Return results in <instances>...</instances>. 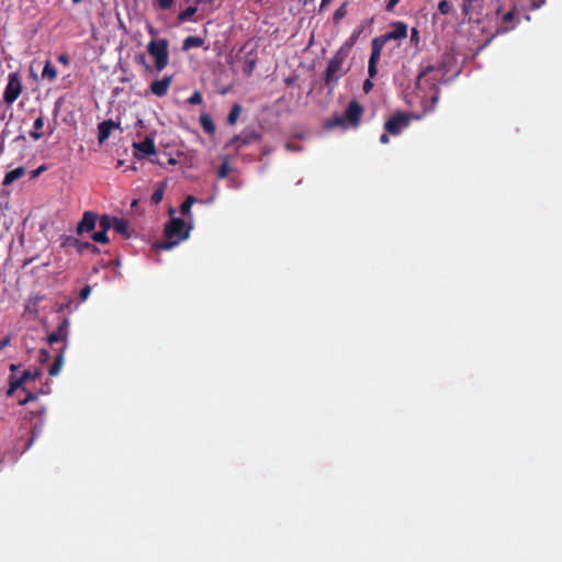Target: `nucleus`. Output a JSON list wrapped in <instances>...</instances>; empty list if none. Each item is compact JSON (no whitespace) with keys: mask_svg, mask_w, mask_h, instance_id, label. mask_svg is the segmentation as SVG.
<instances>
[{"mask_svg":"<svg viewBox=\"0 0 562 562\" xmlns=\"http://www.w3.org/2000/svg\"><path fill=\"white\" fill-rule=\"evenodd\" d=\"M25 173V169L23 167H18L11 171H9L5 176H4V179H3V184L4 186H9L11 184L12 182H14L15 180L20 179L21 177H23Z\"/></svg>","mask_w":562,"mask_h":562,"instance_id":"412c9836","label":"nucleus"},{"mask_svg":"<svg viewBox=\"0 0 562 562\" xmlns=\"http://www.w3.org/2000/svg\"><path fill=\"white\" fill-rule=\"evenodd\" d=\"M392 30L381 36H376L371 42V55L368 64V75L374 78L378 69L376 65L380 60L384 45L390 41L403 40L407 36L408 26L403 21H396L391 24Z\"/></svg>","mask_w":562,"mask_h":562,"instance_id":"f03ea898","label":"nucleus"},{"mask_svg":"<svg viewBox=\"0 0 562 562\" xmlns=\"http://www.w3.org/2000/svg\"><path fill=\"white\" fill-rule=\"evenodd\" d=\"M414 116L409 113L396 112L384 123V130L392 136H397L407 128Z\"/></svg>","mask_w":562,"mask_h":562,"instance_id":"0eeeda50","label":"nucleus"},{"mask_svg":"<svg viewBox=\"0 0 562 562\" xmlns=\"http://www.w3.org/2000/svg\"><path fill=\"white\" fill-rule=\"evenodd\" d=\"M240 111H241V108L239 104H234L232 106L231 112L227 115V123L229 125H234L237 122Z\"/></svg>","mask_w":562,"mask_h":562,"instance_id":"c85d7f7f","label":"nucleus"},{"mask_svg":"<svg viewBox=\"0 0 562 562\" xmlns=\"http://www.w3.org/2000/svg\"><path fill=\"white\" fill-rule=\"evenodd\" d=\"M398 2H400V0H387L386 5H385V10L389 11V12L393 11Z\"/></svg>","mask_w":562,"mask_h":562,"instance_id":"c03bdc74","label":"nucleus"},{"mask_svg":"<svg viewBox=\"0 0 562 562\" xmlns=\"http://www.w3.org/2000/svg\"><path fill=\"white\" fill-rule=\"evenodd\" d=\"M65 349L66 348L63 347L60 349V351L56 355L53 364L48 369L49 375L55 376V375H57L60 372V370H61V368L64 366V352H65Z\"/></svg>","mask_w":562,"mask_h":562,"instance_id":"aec40b11","label":"nucleus"},{"mask_svg":"<svg viewBox=\"0 0 562 562\" xmlns=\"http://www.w3.org/2000/svg\"><path fill=\"white\" fill-rule=\"evenodd\" d=\"M59 239L60 247L65 251H68L70 248H75L79 255L83 254L86 250L94 255L100 252V249L95 245L91 244L90 241H82L71 235H61Z\"/></svg>","mask_w":562,"mask_h":562,"instance_id":"6e6552de","label":"nucleus"},{"mask_svg":"<svg viewBox=\"0 0 562 562\" xmlns=\"http://www.w3.org/2000/svg\"><path fill=\"white\" fill-rule=\"evenodd\" d=\"M157 2L161 10H167L172 5L173 0H157Z\"/></svg>","mask_w":562,"mask_h":562,"instance_id":"a19ab883","label":"nucleus"},{"mask_svg":"<svg viewBox=\"0 0 562 562\" xmlns=\"http://www.w3.org/2000/svg\"><path fill=\"white\" fill-rule=\"evenodd\" d=\"M514 19H515L514 10L506 12L502 18L503 25L501 26L499 31L505 33V32L513 30L514 25H509V24L514 21Z\"/></svg>","mask_w":562,"mask_h":562,"instance_id":"b1692460","label":"nucleus"},{"mask_svg":"<svg viewBox=\"0 0 562 562\" xmlns=\"http://www.w3.org/2000/svg\"><path fill=\"white\" fill-rule=\"evenodd\" d=\"M361 33H362V27L356 29L352 32V34L350 35V37L342 43V45L338 48V50H340L347 55H350V52H351L353 45L357 43V40Z\"/></svg>","mask_w":562,"mask_h":562,"instance_id":"f3484780","label":"nucleus"},{"mask_svg":"<svg viewBox=\"0 0 562 562\" xmlns=\"http://www.w3.org/2000/svg\"><path fill=\"white\" fill-rule=\"evenodd\" d=\"M69 326H70L69 319L67 317H64L60 321V323L58 324L57 329L54 330L60 337V339L63 340L65 348L67 347Z\"/></svg>","mask_w":562,"mask_h":562,"instance_id":"6ab92c4d","label":"nucleus"},{"mask_svg":"<svg viewBox=\"0 0 562 562\" xmlns=\"http://www.w3.org/2000/svg\"><path fill=\"white\" fill-rule=\"evenodd\" d=\"M243 63H244V72L247 76H250L254 72L256 65H257V53H256L255 48L245 53V55L243 57Z\"/></svg>","mask_w":562,"mask_h":562,"instance_id":"dca6fc26","label":"nucleus"},{"mask_svg":"<svg viewBox=\"0 0 562 562\" xmlns=\"http://www.w3.org/2000/svg\"><path fill=\"white\" fill-rule=\"evenodd\" d=\"M438 10L442 15H447L452 11V5L447 0H440L438 3Z\"/></svg>","mask_w":562,"mask_h":562,"instance_id":"72a5a7b5","label":"nucleus"},{"mask_svg":"<svg viewBox=\"0 0 562 562\" xmlns=\"http://www.w3.org/2000/svg\"><path fill=\"white\" fill-rule=\"evenodd\" d=\"M113 229L126 239L131 237L130 224L124 218L116 217L113 224Z\"/></svg>","mask_w":562,"mask_h":562,"instance_id":"a211bd4d","label":"nucleus"},{"mask_svg":"<svg viewBox=\"0 0 562 562\" xmlns=\"http://www.w3.org/2000/svg\"><path fill=\"white\" fill-rule=\"evenodd\" d=\"M202 94L200 93V91H194L191 97L188 99V103L189 104H201L202 103Z\"/></svg>","mask_w":562,"mask_h":562,"instance_id":"c9c22d12","label":"nucleus"},{"mask_svg":"<svg viewBox=\"0 0 562 562\" xmlns=\"http://www.w3.org/2000/svg\"><path fill=\"white\" fill-rule=\"evenodd\" d=\"M71 303H72V302H71V300H69L66 306H67V307H68V306H70V305H71Z\"/></svg>","mask_w":562,"mask_h":562,"instance_id":"bf43d9fd","label":"nucleus"},{"mask_svg":"<svg viewBox=\"0 0 562 562\" xmlns=\"http://www.w3.org/2000/svg\"><path fill=\"white\" fill-rule=\"evenodd\" d=\"M113 263H114L115 266H120V261H119V260L113 261Z\"/></svg>","mask_w":562,"mask_h":562,"instance_id":"4d7b16f0","label":"nucleus"},{"mask_svg":"<svg viewBox=\"0 0 562 562\" xmlns=\"http://www.w3.org/2000/svg\"><path fill=\"white\" fill-rule=\"evenodd\" d=\"M74 3H79L81 2L82 0H71Z\"/></svg>","mask_w":562,"mask_h":562,"instance_id":"13d9d810","label":"nucleus"},{"mask_svg":"<svg viewBox=\"0 0 562 562\" xmlns=\"http://www.w3.org/2000/svg\"><path fill=\"white\" fill-rule=\"evenodd\" d=\"M91 238L93 241L98 244H108L109 243V236L106 232L99 231L91 235Z\"/></svg>","mask_w":562,"mask_h":562,"instance_id":"473e14b6","label":"nucleus"},{"mask_svg":"<svg viewBox=\"0 0 562 562\" xmlns=\"http://www.w3.org/2000/svg\"><path fill=\"white\" fill-rule=\"evenodd\" d=\"M172 82V76H165L160 80H155L150 85V91L157 97H164L168 93Z\"/></svg>","mask_w":562,"mask_h":562,"instance_id":"4468645a","label":"nucleus"},{"mask_svg":"<svg viewBox=\"0 0 562 562\" xmlns=\"http://www.w3.org/2000/svg\"><path fill=\"white\" fill-rule=\"evenodd\" d=\"M44 126V117L43 116H38L35 121H34V124H33V127H34V131H32L30 133V136L34 139V140H38L43 137V133L40 132Z\"/></svg>","mask_w":562,"mask_h":562,"instance_id":"393cba45","label":"nucleus"},{"mask_svg":"<svg viewBox=\"0 0 562 562\" xmlns=\"http://www.w3.org/2000/svg\"><path fill=\"white\" fill-rule=\"evenodd\" d=\"M200 124L205 133L210 135L215 133V124L209 114H202L200 116Z\"/></svg>","mask_w":562,"mask_h":562,"instance_id":"5701e85b","label":"nucleus"},{"mask_svg":"<svg viewBox=\"0 0 562 562\" xmlns=\"http://www.w3.org/2000/svg\"><path fill=\"white\" fill-rule=\"evenodd\" d=\"M347 14V2H344L333 14V21L339 23Z\"/></svg>","mask_w":562,"mask_h":562,"instance_id":"2f4dec72","label":"nucleus"},{"mask_svg":"<svg viewBox=\"0 0 562 562\" xmlns=\"http://www.w3.org/2000/svg\"><path fill=\"white\" fill-rule=\"evenodd\" d=\"M229 172V164L227 160H224L217 170V177L220 179H224L228 176Z\"/></svg>","mask_w":562,"mask_h":562,"instance_id":"f704fd0d","label":"nucleus"},{"mask_svg":"<svg viewBox=\"0 0 562 562\" xmlns=\"http://www.w3.org/2000/svg\"><path fill=\"white\" fill-rule=\"evenodd\" d=\"M133 147L136 149L135 157L138 159L156 154L155 140L150 136L145 137V139L139 143H133Z\"/></svg>","mask_w":562,"mask_h":562,"instance_id":"ddd939ff","label":"nucleus"},{"mask_svg":"<svg viewBox=\"0 0 562 562\" xmlns=\"http://www.w3.org/2000/svg\"><path fill=\"white\" fill-rule=\"evenodd\" d=\"M56 77H57L56 68L50 64V61H47L43 68L42 78L53 81L56 79Z\"/></svg>","mask_w":562,"mask_h":562,"instance_id":"bb28decb","label":"nucleus"},{"mask_svg":"<svg viewBox=\"0 0 562 562\" xmlns=\"http://www.w3.org/2000/svg\"><path fill=\"white\" fill-rule=\"evenodd\" d=\"M260 139V134L255 130L244 131L241 134L236 135L231 144L235 145V148L238 150L244 146H249L257 143Z\"/></svg>","mask_w":562,"mask_h":562,"instance_id":"f8f14e48","label":"nucleus"},{"mask_svg":"<svg viewBox=\"0 0 562 562\" xmlns=\"http://www.w3.org/2000/svg\"><path fill=\"white\" fill-rule=\"evenodd\" d=\"M446 75L445 65H426L417 76L416 89L425 112L432 111L440 98L439 83Z\"/></svg>","mask_w":562,"mask_h":562,"instance_id":"f257e3e1","label":"nucleus"},{"mask_svg":"<svg viewBox=\"0 0 562 562\" xmlns=\"http://www.w3.org/2000/svg\"><path fill=\"white\" fill-rule=\"evenodd\" d=\"M11 344V336H7L3 339H0V351L8 347Z\"/></svg>","mask_w":562,"mask_h":562,"instance_id":"49530a36","label":"nucleus"},{"mask_svg":"<svg viewBox=\"0 0 562 562\" xmlns=\"http://www.w3.org/2000/svg\"><path fill=\"white\" fill-rule=\"evenodd\" d=\"M333 0H322L321 2V9L325 8L326 5H328Z\"/></svg>","mask_w":562,"mask_h":562,"instance_id":"603ef678","label":"nucleus"},{"mask_svg":"<svg viewBox=\"0 0 562 562\" xmlns=\"http://www.w3.org/2000/svg\"><path fill=\"white\" fill-rule=\"evenodd\" d=\"M49 358H50L49 352L47 350H45V349H41V351H40V361L41 362H46Z\"/></svg>","mask_w":562,"mask_h":562,"instance_id":"a18cd8bd","label":"nucleus"},{"mask_svg":"<svg viewBox=\"0 0 562 562\" xmlns=\"http://www.w3.org/2000/svg\"><path fill=\"white\" fill-rule=\"evenodd\" d=\"M196 11H198L196 7H194V5L188 7L186 10L181 11L178 14V21L182 23V22L190 20L196 13Z\"/></svg>","mask_w":562,"mask_h":562,"instance_id":"cd10ccee","label":"nucleus"},{"mask_svg":"<svg viewBox=\"0 0 562 562\" xmlns=\"http://www.w3.org/2000/svg\"><path fill=\"white\" fill-rule=\"evenodd\" d=\"M390 142L389 133L385 132L380 136V143L381 144H387Z\"/></svg>","mask_w":562,"mask_h":562,"instance_id":"09e8293b","label":"nucleus"},{"mask_svg":"<svg viewBox=\"0 0 562 562\" xmlns=\"http://www.w3.org/2000/svg\"><path fill=\"white\" fill-rule=\"evenodd\" d=\"M91 293V288L89 285H86L83 286L81 290H80V293H79V296L82 301L87 300L88 296L90 295Z\"/></svg>","mask_w":562,"mask_h":562,"instance_id":"58836bf2","label":"nucleus"},{"mask_svg":"<svg viewBox=\"0 0 562 562\" xmlns=\"http://www.w3.org/2000/svg\"><path fill=\"white\" fill-rule=\"evenodd\" d=\"M64 310V305H60L57 310V312H61Z\"/></svg>","mask_w":562,"mask_h":562,"instance_id":"6e6d98bb","label":"nucleus"},{"mask_svg":"<svg viewBox=\"0 0 562 562\" xmlns=\"http://www.w3.org/2000/svg\"><path fill=\"white\" fill-rule=\"evenodd\" d=\"M544 2H546V0L532 1V2H531V9L537 10V9H539V8H540Z\"/></svg>","mask_w":562,"mask_h":562,"instance_id":"8fccbe9b","label":"nucleus"},{"mask_svg":"<svg viewBox=\"0 0 562 562\" xmlns=\"http://www.w3.org/2000/svg\"><path fill=\"white\" fill-rule=\"evenodd\" d=\"M47 341L49 345H53V344H56V342H59V341H63L60 339V337L55 333V331H52L48 337H47Z\"/></svg>","mask_w":562,"mask_h":562,"instance_id":"ea45409f","label":"nucleus"},{"mask_svg":"<svg viewBox=\"0 0 562 562\" xmlns=\"http://www.w3.org/2000/svg\"><path fill=\"white\" fill-rule=\"evenodd\" d=\"M204 45V40L198 36H188L182 43V49L189 50L191 48L201 47Z\"/></svg>","mask_w":562,"mask_h":562,"instance_id":"4be33fe9","label":"nucleus"},{"mask_svg":"<svg viewBox=\"0 0 562 562\" xmlns=\"http://www.w3.org/2000/svg\"><path fill=\"white\" fill-rule=\"evenodd\" d=\"M168 41L166 38L153 40L148 43L147 52L155 59V68L158 72L164 70L169 63Z\"/></svg>","mask_w":562,"mask_h":562,"instance_id":"423d86ee","label":"nucleus"},{"mask_svg":"<svg viewBox=\"0 0 562 562\" xmlns=\"http://www.w3.org/2000/svg\"><path fill=\"white\" fill-rule=\"evenodd\" d=\"M371 79L372 78L369 76V79H367L363 82V91H364V93H369L372 90V88H373V83H372Z\"/></svg>","mask_w":562,"mask_h":562,"instance_id":"79ce46f5","label":"nucleus"},{"mask_svg":"<svg viewBox=\"0 0 562 562\" xmlns=\"http://www.w3.org/2000/svg\"><path fill=\"white\" fill-rule=\"evenodd\" d=\"M115 218H116L115 216H110L108 214L102 215L99 218V226H100L101 231L108 233L109 229L113 228Z\"/></svg>","mask_w":562,"mask_h":562,"instance_id":"a878e982","label":"nucleus"},{"mask_svg":"<svg viewBox=\"0 0 562 562\" xmlns=\"http://www.w3.org/2000/svg\"><path fill=\"white\" fill-rule=\"evenodd\" d=\"M120 124L112 120H105L98 125V140L100 144L104 143L113 128H119Z\"/></svg>","mask_w":562,"mask_h":562,"instance_id":"2eb2a0df","label":"nucleus"},{"mask_svg":"<svg viewBox=\"0 0 562 562\" xmlns=\"http://www.w3.org/2000/svg\"><path fill=\"white\" fill-rule=\"evenodd\" d=\"M37 398V395L33 392H27L25 398L19 401V405H25L29 402L35 401Z\"/></svg>","mask_w":562,"mask_h":562,"instance_id":"e433bc0d","label":"nucleus"},{"mask_svg":"<svg viewBox=\"0 0 562 562\" xmlns=\"http://www.w3.org/2000/svg\"><path fill=\"white\" fill-rule=\"evenodd\" d=\"M98 215L92 211H86L82 214L81 220L77 224L76 233L81 236L86 233H91L97 225Z\"/></svg>","mask_w":562,"mask_h":562,"instance_id":"9b49d317","label":"nucleus"},{"mask_svg":"<svg viewBox=\"0 0 562 562\" xmlns=\"http://www.w3.org/2000/svg\"><path fill=\"white\" fill-rule=\"evenodd\" d=\"M164 193H165V184L164 183H160L156 189L155 191L153 192L151 194V202L154 204H159L164 198Z\"/></svg>","mask_w":562,"mask_h":562,"instance_id":"7c9ffc66","label":"nucleus"},{"mask_svg":"<svg viewBox=\"0 0 562 562\" xmlns=\"http://www.w3.org/2000/svg\"><path fill=\"white\" fill-rule=\"evenodd\" d=\"M58 61L65 66H68L70 63L69 56L67 54H61L58 56Z\"/></svg>","mask_w":562,"mask_h":562,"instance_id":"de8ad7c7","label":"nucleus"},{"mask_svg":"<svg viewBox=\"0 0 562 562\" xmlns=\"http://www.w3.org/2000/svg\"><path fill=\"white\" fill-rule=\"evenodd\" d=\"M195 202V199L194 196L192 195H188L186 198V200L182 202L181 206H180V212L182 215H188L190 214V211H191V207L193 205V203Z\"/></svg>","mask_w":562,"mask_h":562,"instance_id":"c756f323","label":"nucleus"},{"mask_svg":"<svg viewBox=\"0 0 562 562\" xmlns=\"http://www.w3.org/2000/svg\"><path fill=\"white\" fill-rule=\"evenodd\" d=\"M411 42L414 43L416 46L419 43V31L416 27H413L411 31Z\"/></svg>","mask_w":562,"mask_h":562,"instance_id":"4c0bfd02","label":"nucleus"},{"mask_svg":"<svg viewBox=\"0 0 562 562\" xmlns=\"http://www.w3.org/2000/svg\"><path fill=\"white\" fill-rule=\"evenodd\" d=\"M41 375V371L38 369L34 370H25L22 372L21 376H15L11 374L9 376V389L7 394L12 395L18 389H21L26 382L34 381Z\"/></svg>","mask_w":562,"mask_h":562,"instance_id":"9d476101","label":"nucleus"},{"mask_svg":"<svg viewBox=\"0 0 562 562\" xmlns=\"http://www.w3.org/2000/svg\"><path fill=\"white\" fill-rule=\"evenodd\" d=\"M46 168L45 166H41L38 167L34 172H33V176L36 177L38 176L42 171H44Z\"/></svg>","mask_w":562,"mask_h":562,"instance_id":"3c124183","label":"nucleus"},{"mask_svg":"<svg viewBox=\"0 0 562 562\" xmlns=\"http://www.w3.org/2000/svg\"><path fill=\"white\" fill-rule=\"evenodd\" d=\"M362 113H363L362 105L358 101L351 100L349 102L347 109L345 110L344 114L336 115V116L331 117L330 120H328L326 122V126L328 128H334V127H338V126L339 127H347V126L357 127L360 123Z\"/></svg>","mask_w":562,"mask_h":562,"instance_id":"39448f33","label":"nucleus"},{"mask_svg":"<svg viewBox=\"0 0 562 562\" xmlns=\"http://www.w3.org/2000/svg\"><path fill=\"white\" fill-rule=\"evenodd\" d=\"M200 3H211L213 2L214 0H198Z\"/></svg>","mask_w":562,"mask_h":562,"instance_id":"5fc2aeb1","label":"nucleus"},{"mask_svg":"<svg viewBox=\"0 0 562 562\" xmlns=\"http://www.w3.org/2000/svg\"><path fill=\"white\" fill-rule=\"evenodd\" d=\"M189 229L186 227V223L183 220L178 217H172L165 225L164 234L167 240L157 244V248L159 249H170L181 240L188 238Z\"/></svg>","mask_w":562,"mask_h":562,"instance_id":"20e7f679","label":"nucleus"},{"mask_svg":"<svg viewBox=\"0 0 562 562\" xmlns=\"http://www.w3.org/2000/svg\"><path fill=\"white\" fill-rule=\"evenodd\" d=\"M19 367H20L19 364L12 363V364H10V371L14 373L19 369Z\"/></svg>","mask_w":562,"mask_h":562,"instance_id":"864d4df0","label":"nucleus"},{"mask_svg":"<svg viewBox=\"0 0 562 562\" xmlns=\"http://www.w3.org/2000/svg\"><path fill=\"white\" fill-rule=\"evenodd\" d=\"M136 60L138 64H142L146 68V70H150V66L147 64L146 58L143 54H139L136 57Z\"/></svg>","mask_w":562,"mask_h":562,"instance_id":"37998d69","label":"nucleus"},{"mask_svg":"<svg viewBox=\"0 0 562 562\" xmlns=\"http://www.w3.org/2000/svg\"><path fill=\"white\" fill-rule=\"evenodd\" d=\"M22 92V82L19 72H10L8 83L3 92V101L11 105L16 101Z\"/></svg>","mask_w":562,"mask_h":562,"instance_id":"1a4fd4ad","label":"nucleus"},{"mask_svg":"<svg viewBox=\"0 0 562 562\" xmlns=\"http://www.w3.org/2000/svg\"><path fill=\"white\" fill-rule=\"evenodd\" d=\"M348 57L349 55L337 50L328 60L324 72V86L330 91L336 88L339 80L350 70L351 65L347 63Z\"/></svg>","mask_w":562,"mask_h":562,"instance_id":"7ed1b4c3","label":"nucleus"}]
</instances>
